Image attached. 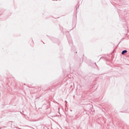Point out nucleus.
<instances>
[{
    "label": "nucleus",
    "mask_w": 129,
    "mask_h": 129,
    "mask_svg": "<svg viewBox=\"0 0 129 129\" xmlns=\"http://www.w3.org/2000/svg\"><path fill=\"white\" fill-rule=\"evenodd\" d=\"M125 53H127V50H123L121 54H122V55H123V54H125Z\"/></svg>",
    "instance_id": "f257e3e1"
}]
</instances>
